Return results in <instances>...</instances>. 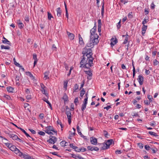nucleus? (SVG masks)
I'll return each instance as SVG.
<instances>
[{"label":"nucleus","mask_w":159,"mask_h":159,"mask_svg":"<svg viewBox=\"0 0 159 159\" xmlns=\"http://www.w3.org/2000/svg\"><path fill=\"white\" fill-rule=\"evenodd\" d=\"M26 74L27 75L29 76L31 79L34 80V78L32 74L29 72H26Z\"/></svg>","instance_id":"nucleus-24"},{"label":"nucleus","mask_w":159,"mask_h":159,"mask_svg":"<svg viewBox=\"0 0 159 159\" xmlns=\"http://www.w3.org/2000/svg\"><path fill=\"white\" fill-rule=\"evenodd\" d=\"M70 147L71 148H73V149H75V151L76 150V148H77V147L74 146V144L73 143L70 144Z\"/></svg>","instance_id":"nucleus-46"},{"label":"nucleus","mask_w":159,"mask_h":159,"mask_svg":"<svg viewBox=\"0 0 159 159\" xmlns=\"http://www.w3.org/2000/svg\"><path fill=\"white\" fill-rule=\"evenodd\" d=\"M85 93V91L84 89H83L82 90L80 91V99H82L83 98V96L84 94Z\"/></svg>","instance_id":"nucleus-22"},{"label":"nucleus","mask_w":159,"mask_h":159,"mask_svg":"<svg viewBox=\"0 0 159 159\" xmlns=\"http://www.w3.org/2000/svg\"><path fill=\"white\" fill-rule=\"evenodd\" d=\"M98 144L100 146L101 149L105 150L109 148H107V146L106 145L105 142L102 143H98Z\"/></svg>","instance_id":"nucleus-11"},{"label":"nucleus","mask_w":159,"mask_h":159,"mask_svg":"<svg viewBox=\"0 0 159 159\" xmlns=\"http://www.w3.org/2000/svg\"><path fill=\"white\" fill-rule=\"evenodd\" d=\"M33 59L34 60H38L37 58V55L35 54L33 55Z\"/></svg>","instance_id":"nucleus-53"},{"label":"nucleus","mask_w":159,"mask_h":159,"mask_svg":"<svg viewBox=\"0 0 159 159\" xmlns=\"http://www.w3.org/2000/svg\"><path fill=\"white\" fill-rule=\"evenodd\" d=\"M39 117L41 119H43L44 117V114L43 113L39 115Z\"/></svg>","instance_id":"nucleus-64"},{"label":"nucleus","mask_w":159,"mask_h":159,"mask_svg":"<svg viewBox=\"0 0 159 159\" xmlns=\"http://www.w3.org/2000/svg\"><path fill=\"white\" fill-rule=\"evenodd\" d=\"M132 14V12H129L128 14V17L130 18H132L133 17Z\"/></svg>","instance_id":"nucleus-56"},{"label":"nucleus","mask_w":159,"mask_h":159,"mask_svg":"<svg viewBox=\"0 0 159 159\" xmlns=\"http://www.w3.org/2000/svg\"><path fill=\"white\" fill-rule=\"evenodd\" d=\"M128 35H127L126 36L125 40H124V42H123V43L124 44H126L127 43V41L128 40Z\"/></svg>","instance_id":"nucleus-43"},{"label":"nucleus","mask_w":159,"mask_h":159,"mask_svg":"<svg viewBox=\"0 0 159 159\" xmlns=\"http://www.w3.org/2000/svg\"><path fill=\"white\" fill-rule=\"evenodd\" d=\"M67 34L68 36L69 39L70 40H73L74 39L75 36L73 34L67 31Z\"/></svg>","instance_id":"nucleus-16"},{"label":"nucleus","mask_w":159,"mask_h":159,"mask_svg":"<svg viewBox=\"0 0 159 159\" xmlns=\"http://www.w3.org/2000/svg\"><path fill=\"white\" fill-rule=\"evenodd\" d=\"M137 80L139 82L140 85H141L143 84L144 81V78L142 75H139Z\"/></svg>","instance_id":"nucleus-8"},{"label":"nucleus","mask_w":159,"mask_h":159,"mask_svg":"<svg viewBox=\"0 0 159 159\" xmlns=\"http://www.w3.org/2000/svg\"><path fill=\"white\" fill-rule=\"evenodd\" d=\"M98 31L100 33L101 30V26H102V23H101V19H99L98 20Z\"/></svg>","instance_id":"nucleus-13"},{"label":"nucleus","mask_w":159,"mask_h":159,"mask_svg":"<svg viewBox=\"0 0 159 159\" xmlns=\"http://www.w3.org/2000/svg\"><path fill=\"white\" fill-rule=\"evenodd\" d=\"M63 99L65 101H67L68 100V96L66 93L64 94L63 97Z\"/></svg>","instance_id":"nucleus-36"},{"label":"nucleus","mask_w":159,"mask_h":159,"mask_svg":"<svg viewBox=\"0 0 159 159\" xmlns=\"http://www.w3.org/2000/svg\"><path fill=\"white\" fill-rule=\"evenodd\" d=\"M90 140L92 144L94 145L97 144L98 143L97 139L94 137H92L90 138Z\"/></svg>","instance_id":"nucleus-9"},{"label":"nucleus","mask_w":159,"mask_h":159,"mask_svg":"<svg viewBox=\"0 0 159 159\" xmlns=\"http://www.w3.org/2000/svg\"><path fill=\"white\" fill-rule=\"evenodd\" d=\"M18 138V136L15 134L12 139L14 140H17Z\"/></svg>","instance_id":"nucleus-57"},{"label":"nucleus","mask_w":159,"mask_h":159,"mask_svg":"<svg viewBox=\"0 0 159 159\" xmlns=\"http://www.w3.org/2000/svg\"><path fill=\"white\" fill-rule=\"evenodd\" d=\"M38 134L40 135L44 136L45 135V133L42 131H40L38 132Z\"/></svg>","instance_id":"nucleus-42"},{"label":"nucleus","mask_w":159,"mask_h":159,"mask_svg":"<svg viewBox=\"0 0 159 159\" xmlns=\"http://www.w3.org/2000/svg\"><path fill=\"white\" fill-rule=\"evenodd\" d=\"M79 39V43L81 44L82 45L84 44V43L82 37H81L80 34L78 35Z\"/></svg>","instance_id":"nucleus-19"},{"label":"nucleus","mask_w":159,"mask_h":159,"mask_svg":"<svg viewBox=\"0 0 159 159\" xmlns=\"http://www.w3.org/2000/svg\"><path fill=\"white\" fill-rule=\"evenodd\" d=\"M117 39L116 38H112L111 39V46L113 47L117 43Z\"/></svg>","instance_id":"nucleus-17"},{"label":"nucleus","mask_w":159,"mask_h":159,"mask_svg":"<svg viewBox=\"0 0 159 159\" xmlns=\"http://www.w3.org/2000/svg\"><path fill=\"white\" fill-rule=\"evenodd\" d=\"M2 42L3 43H7L9 45H10L11 43L10 42L8 41L7 39H5V40H2Z\"/></svg>","instance_id":"nucleus-37"},{"label":"nucleus","mask_w":159,"mask_h":159,"mask_svg":"<svg viewBox=\"0 0 159 159\" xmlns=\"http://www.w3.org/2000/svg\"><path fill=\"white\" fill-rule=\"evenodd\" d=\"M29 130L33 134H35L36 132L35 130L32 129H29Z\"/></svg>","instance_id":"nucleus-52"},{"label":"nucleus","mask_w":159,"mask_h":159,"mask_svg":"<svg viewBox=\"0 0 159 159\" xmlns=\"http://www.w3.org/2000/svg\"><path fill=\"white\" fill-rule=\"evenodd\" d=\"M48 19L49 20H51V18H53V17L52 16L51 13L49 12H48Z\"/></svg>","instance_id":"nucleus-39"},{"label":"nucleus","mask_w":159,"mask_h":159,"mask_svg":"<svg viewBox=\"0 0 159 159\" xmlns=\"http://www.w3.org/2000/svg\"><path fill=\"white\" fill-rule=\"evenodd\" d=\"M67 143L65 141H62L60 143L62 147H65L67 145L66 144Z\"/></svg>","instance_id":"nucleus-28"},{"label":"nucleus","mask_w":159,"mask_h":159,"mask_svg":"<svg viewBox=\"0 0 159 159\" xmlns=\"http://www.w3.org/2000/svg\"><path fill=\"white\" fill-rule=\"evenodd\" d=\"M159 64V62L157 61V60L155 59L153 61V65L154 66H156Z\"/></svg>","instance_id":"nucleus-45"},{"label":"nucleus","mask_w":159,"mask_h":159,"mask_svg":"<svg viewBox=\"0 0 159 159\" xmlns=\"http://www.w3.org/2000/svg\"><path fill=\"white\" fill-rule=\"evenodd\" d=\"M148 98L149 99L150 102L152 101V97L151 96L149 95H148Z\"/></svg>","instance_id":"nucleus-55"},{"label":"nucleus","mask_w":159,"mask_h":159,"mask_svg":"<svg viewBox=\"0 0 159 159\" xmlns=\"http://www.w3.org/2000/svg\"><path fill=\"white\" fill-rule=\"evenodd\" d=\"M113 142H114L113 139H111L107 140V141L105 142V143L106 144V145H107V148H109L110 146L112 144V143Z\"/></svg>","instance_id":"nucleus-14"},{"label":"nucleus","mask_w":159,"mask_h":159,"mask_svg":"<svg viewBox=\"0 0 159 159\" xmlns=\"http://www.w3.org/2000/svg\"><path fill=\"white\" fill-rule=\"evenodd\" d=\"M16 148V146L14 145H12L11 146H10V147L9 149L12 151H14L15 149Z\"/></svg>","instance_id":"nucleus-33"},{"label":"nucleus","mask_w":159,"mask_h":159,"mask_svg":"<svg viewBox=\"0 0 159 159\" xmlns=\"http://www.w3.org/2000/svg\"><path fill=\"white\" fill-rule=\"evenodd\" d=\"M49 73V72L48 71L44 73V76L43 77V79L44 80H46L49 78L48 76Z\"/></svg>","instance_id":"nucleus-25"},{"label":"nucleus","mask_w":159,"mask_h":159,"mask_svg":"<svg viewBox=\"0 0 159 159\" xmlns=\"http://www.w3.org/2000/svg\"><path fill=\"white\" fill-rule=\"evenodd\" d=\"M66 115L68 119H71V113L70 111H68L66 112Z\"/></svg>","instance_id":"nucleus-26"},{"label":"nucleus","mask_w":159,"mask_h":159,"mask_svg":"<svg viewBox=\"0 0 159 159\" xmlns=\"http://www.w3.org/2000/svg\"><path fill=\"white\" fill-rule=\"evenodd\" d=\"M121 26L120 25V20L117 23V28L118 29H119Z\"/></svg>","instance_id":"nucleus-61"},{"label":"nucleus","mask_w":159,"mask_h":159,"mask_svg":"<svg viewBox=\"0 0 159 159\" xmlns=\"http://www.w3.org/2000/svg\"><path fill=\"white\" fill-rule=\"evenodd\" d=\"M147 26L145 25H143L142 27V30H146L147 29Z\"/></svg>","instance_id":"nucleus-54"},{"label":"nucleus","mask_w":159,"mask_h":159,"mask_svg":"<svg viewBox=\"0 0 159 159\" xmlns=\"http://www.w3.org/2000/svg\"><path fill=\"white\" fill-rule=\"evenodd\" d=\"M148 134L151 135H152L154 136L157 137L158 135L157 133L152 131H149Z\"/></svg>","instance_id":"nucleus-29"},{"label":"nucleus","mask_w":159,"mask_h":159,"mask_svg":"<svg viewBox=\"0 0 159 159\" xmlns=\"http://www.w3.org/2000/svg\"><path fill=\"white\" fill-rule=\"evenodd\" d=\"M13 62L14 64L17 66L18 67L19 66H20V64L18 62H17L16 61L15 58H14L13 59Z\"/></svg>","instance_id":"nucleus-38"},{"label":"nucleus","mask_w":159,"mask_h":159,"mask_svg":"<svg viewBox=\"0 0 159 159\" xmlns=\"http://www.w3.org/2000/svg\"><path fill=\"white\" fill-rule=\"evenodd\" d=\"M71 154L72 156H71L72 157L75 159H77L78 155H76L75 154Z\"/></svg>","instance_id":"nucleus-58"},{"label":"nucleus","mask_w":159,"mask_h":159,"mask_svg":"<svg viewBox=\"0 0 159 159\" xmlns=\"http://www.w3.org/2000/svg\"><path fill=\"white\" fill-rule=\"evenodd\" d=\"M145 148L147 150H148L150 148V147L148 145H145L144 146Z\"/></svg>","instance_id":"nucleus-62"},{"label":"nucleus","mask_w":159,"mask_h":159,"mask_svg":"<svg viewBox=\"0 0 159 159\" xmlns=\"http://www.w3.org/2000/svg\"><path fill=\"white\" fill-rule=\"evenodd\" d=\"M7 91L10 93L14 92V89L12 87L9 86L7 88Z\"/></svg>","instance_id":"nucleus-18"},{"label":"nucleus","mask_w":159,"mask_h":159,"mask_svg":"<svg viewBox=\"0 0 159 159\" xmlns=\"http://www.w3.org/2000/svg\"><path fill=\"white\" fill-rule=\"evenodd\" d=\"M148 21V20L145 18L144 20L143 21L142 24L143 25H145V24Z\"/></svg>","instance_id":"nucleus-48"},{"label":"nucleus","mask_w":159,"mask_h":159,"mask_svg":"<svg viewBox=\"0 0 159 159\" xmlns=\"http://www.w3.org/2000/svg\"><path fill=\"white\" fill-rule=\"evenodd\" d=\"M65 10H66V17H67V20H68V11H67L66 6V3H65Z\"/></svg>","instance_id":"nucleus-35"},{"label":"nucleus","mask_w":159,"mask_h":159,"mask_svg":"<svg viewBox=\"0 0 159 159\" xmlns=\"http://www.w3.org/2000/svg\"><path fill=\"white\" fill-rule=\"evenodd\" d=\"M45 88H41V90L43 94H45V95L47 96L48 95V94L46 93Z\"/></svg>","instance_id":"nucleus-27"},{"label":"nucleus","mask_w":159,"mask_h":159,"mask_svg":"<svg viewBox=\"0 0 159 159\" xmlns=\"http://www.w3.org/2000/svg\"><path fill=\"white\" fill-rule=\"evenodd\" d=\"M4 97L8 100H10L11 99V97L8 95H5Z\"/></svg>","instance_id":"nucleus-63"},{"label":"nucleus","mask_w":159,"mask_h":159,"mask_svg":"<svg viewBox=\"0 0 159 159\" xmlns=\"http://www.w3.org/2000/svg\"><path fill=\"white\" fill-rule=\"evenodd\" d=\"M88 101H87V98H85L83 102V103L82 105V107L81 108L82 111H84V110L86 108V105Z\"/></svg>","instance_id":"nucleus-10"},{"label":"nucleus","mask_w":159,"mask_h":159,"mask_svg":"<svg viewBox=\"0 0 159 159\" xmlns=\"http://www.w3.org/2000/svg\"><path fill=\"white\" fill-rule=\"evenodd\" d=\"M102 8L101 9V15L102 16H103L104 13V3L102 2Z\"/></svg>","instance_id":"nucleus-23"},{"label":"nucleus","mask_w":159,"mask_h":159,"mask_svg":"<svg viewBox=\"0 0 159 159\" xmlns=\"http://www.w3.org/2000/svg\"><path fill=\"white\" fill-rule=\"evenodd\" d=\"M138 145L140 149H142L143 148L142 144L140 143H138Z\"/></svg>","instance_id":"nucleus-59"},{"label":"nucleus","mask_w":159,"mask_h":159,"mask_svg":"<svg viewBox=\"0 0 159 159\" xmlns=\"http://www.w3.org/2000/svg\"><path fill=\"white\" fill-rule=\"evenodd\" d=\"M74 102L76 105H77V103L79 102L78 98V97L75 98L74 100Z\"/></svg>","instance_id":"nucleus-47"},{"label":"nucleus","mask_w":159,"mask_h":159,"mask_svg":"<svg viewBox=\"0 0 159 159\" xmlns=\"http://www.w3.org/2000/svg\"><path fill=\"white\" fill-rule=\"evenodd\" d=\"M86 151V149L85 148H82L80 149H79V150H76V151L77 152H84Z\"/></svg>","instance_id":"nucleus-31"},{"label":"nucleus","mask_w":159,"mask_h":159,"mask_svg":"<svg viewBox=\"0 0 159 159\" xmlns=\"http://www.w3.org/2000/svg\"><path fill=\"white\" fill-rule=\"evenodd\" d=\"M98 42V37L96 35L95 39H91L90 38L89 43H87L85 47H87V48L89 47L91 49L93 47L94 45L97 44Z\"/></svg>","instance_id":"nucleus-3"},{"label":"nucleus","mask_w":159,"mask_h":159,"mask_svg":"<svg viewBox=\"0 0 159 159\" xmlns=\"http://www.w3.org/2000/svg\"><path fill=\"white\" fill-rule=\"evenodd\" d=\"M77 132H78V134L80 135V136L81 137H84V136L83 135V134H82L81 132V131H80V128L79 127V125H77Z\"/></svg>","instance_id":"nucleus-21"},{"label":"nucleus","mask_w":159,"mask_h":159,"mask_svg":"<svg viewBox=\"0 0 159 159\" xmlns=\"http://www.w3.org/2000/svg\"><path fill=\"white\" fill-rule=\"evenodd\" d=\"M1 49H9L10 48V47L9 46H5L3 45H1Z\"/></svg>","instance_id":"nucleus-30"},{"label":"nucleus","mask_w":159,"mask_h":159,"mask_svg":"<svg viewBox=\"0 0 159 159\" xmlns=\"http://www.w3.org/2000/svg\"><path fill=\"white\" fill-rule=\"evenodd\" d=\"M96 31V29H95V27L93 28L90 31V33L91 34L90 35V38L91 39H95L96 35L98 36V34H95V32Z\"/></svg>","instance_id":"nucleus-5"},{"label":"nucleus","mask_w":159,"mask_h":159,"mask_svg":"<svg viewBox=\"0 0 159 159\" xmlns=\"http://www.w3.org/2000/svg\"><path fill=\"white\" fill-rule=\"evenodd\" d=\"M103 134L106 138H108L109 137L110 135L106 131L104 130L103 131Z\"/></svg>","instance_id":"nucleus-32"},{"label":"nucleus","mask_w":159,"mask_h":159,"mask_svg":"<svg viewBox=\"0 0 159 159\" xmlns=\"http://www.w3.org/2000/svg\"><path fill=\"white\" fill-rule=\"evenodd\" d=\"M25 93L27 94H29L30 93V91L28 89H26L25 90Z\"/></svg>","instance_id":"nucleus-60"},{"label":"nucleus","mask_w":159,"mask_h":159,"mask_svg":"<svg viewBox=\"0 0 159 159\" xmlns=\"http://www.w3.org/2000/svg\"><path fill=\"white\" fill-rule=\"evenodd\" d=\"M57 16H60L61 14V11L60 7H58L57 9Z\"/></svg>","instance_id":"nucleus-20"},{"label":"nucleus","mask_w":159,"mask_h":159,"mask_svg":"<svg viewBox=\"0 0 159 159\" xmlns=\"http://www.w3.org/2000/svg\"><path fill=\"white\" fill-rule=\"evenodd\" d=\"M150 125L152 126H155L157 125L156 122L155 121H153L152 122H150Z\"/></svg>","instance_id":"nucleus-41"},{"label":"nucleus","mask_w":159,"mask_h":159,"mask_svg":"<svg viewBox=\"0 0 159 159\" xmlns=\"http://www.w3.org/2000/svg\"><path fill=\"white\" fill-rule=\"evenodd\" d=\"M84 72L88 75L87 76V79L89 80H91L93 76L92 70H89L84 71Z\"/></svg>","instance_id":"nucleus-7"},{"label":"nucleus","mask_w":159,"mask_h":159,"mask_svg":"<svg viewBox=\"0 0 159 159\" xmlns=\"http://www.w3.org/2000/svg\"><path fill=\"white\" fill-rule=\"evenodd\" d=\"M83 54V57L87 58V57H92L93 53L91 48H89L87 47H85L83 49L82 52Z\"/></svg>","instance_id":"nucleus-2"},{"label":"nucleus","mask_w":159,"mask_h":159,"mask_svg":"<svg viewBox=\"0 0 159 159\" xmlns=\"http://www.w3.org/2000/svg\"><path fill=\"white\" fill-rule=\"evenodd\" d=\"M18 27L20 29H22L23 28L24 26V25L22 23H21L19 25H18Z\"/></svg>","instance_id":"nucleus-49"},{"label":"nucleus","mask_w":159,"mask_h":159,"mask_svg":"<svg viewBox=\"0 0 159 159\" xmlns=\"http://www.w3.org/2000/svg\"><path fill=\"white\" fill-rule=\"evenodd\" d=\"M68 81H65L64 82V87L66 89L67 86Z\"/></svg>","instance_id":"nucleus-40"},{"label":"nucleus","mask_w":159,"mask_h":159,"mask_svg":"<svg viewBox=\"0 0 159 159\" xmlns=\"http://www.w3.org/2000/svg\"><path fill=\"white\" fill-rule=\"evenodd\" d=\"M43 101L45 102L49 106L50 108L52 110V105L51 103L49 102V101L46 100V98L43 99Z\"/></svg>","instance_id":"nucleus-34"},{"label":"nucleus","mask_w":159,"mask_h":159,"mask_svg":"<svg viewBox=\"0 0 159 159\" xmlns=\"http://www.w3.org/2000/svg\"><path fill=\"white\" fill-rule=\"evenodd\" d=\"M45 132L49 135H53L52 132H54L56 134H57V132L54 129L53 127L52 126H48L45 127Z\"/></svg>","instance_id":"nucleus-4"},{"label":"nucleus","mask_w":159,"mask_h":159,"mask_svg":"<svg viewBox=\"0 0 159 159\" xmlns=\"http://www.w3.org/2000/svg\"><path fill=\"white\" fill-rule=\"evenodd\" d=\"M9 136L11 138H12L15 135L13 134L11 132H10L8 133Z\"/></svg>","instance_id":"nucleus-51"},{"label":"nucleus","mask_w":159,"mask_h":159,"mask_svg":"<svg viewBox=\"0 0 159 159\" xmlns=\"http://www.w3.org/2000/svg\"><path fill=\"white\" fill-rule=\"evenodd\" d=\"M83 58L80 62V67H85L89 68L92 66L93 64V57H87Z\"/></svg>","instance_id":"nucleus-1"},{"label":"nucleus","mask_w":159,"mask_h":159,"mask_svg":"<svg viewBox=\"0 0 159 159\" xmlns=\"http://www.w3.org/2000/svg\"><path fill=\"white\" fill-rule=\"evenodd\" d=\"M87 149L88 150H90L91 151H93V147H92L91 146H88L87 147Z\"/></svg>","instance_id":"nucleus-44"},{"label":"nucleus","mask_w":159,"mask_h":159,"mask_svg":"<svg viewBox=\"0 0 159 159\" xmlns=\"http://www.w3.org/2000/svg\"><path fill=\"white\" fill-rule=\"evenodd\" d=\"M14 152L15 154H16L18 156H20V157H22V155H23V153L20 152L18 149L16 148Z\"/></svg>","instance_id":"nucleus-12"},{"label":"nucleus","mask_w":159,"mask_h":159,"mask_svg":"<svg viewBox=\"0 0 159 159\" xmlns=\"http://www.w3.org/2000/svg\"><path fill=\"white\" fill-rule=\"evenodd\" d=\"M57 141V139L55 137L50 136L49 139L47 140L49 143L54 144Z\"/></svg>","instance_id":"nucleus-6"},{"label":"nucleus","mask_w":159,"mask_h":159,"mask_svg":"<svg viewBox=\"0 0 159 159\" xmlns=\"http://www.w3.org/2000/svg\"><path fill=\"white\" fill-rule=\"evenodd\" d=\"M21 157H23L25 159H34L32 157L30 156L28 154L23 153Z\"/></svg>","instance_id":"nucleus-15"},{"label":"nucleus","mask_w":159,"mask_h":159,"mask_svg":"<svg viewBox=\"0 0 159 159\" xmlns=\"http://www.w3.org/2000/svg\"><path fill=\"white\" fill-rule=\"evenodd\" d=\"M5 145L7 146L9 148L10 147V146L12 145L11 143H5Z\"/></svg>","instance_id":"nucleus-50"}]
</instances>
